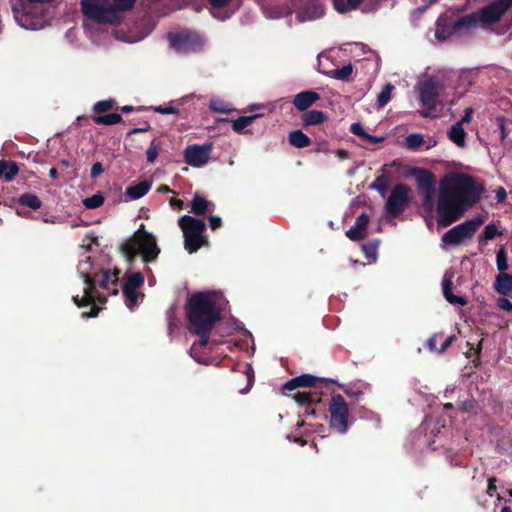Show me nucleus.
<instances>
[{
	"instance_id": "nucleus-14",
	"label": "nucleus",
	"mask_w": 512,
	"mask_h": 512,
	"mask_svg": "<svg viewBox=\"0 0 512 512\" xmlns=\"http://www.w3.org/2000/svg\"><path fill=\"white\" fill-rule=\"evenodd\" d=\"M212 148V143L189 145L184 150V160L192 167H202L208 163Z\"/></svg>"
},
{
	"instance_id": "nucleus-61",
	"label": "nucleus",
	"mask_w": 512,
	"mask_h": 512,
	"mask_svg": "<svg viewBox=\"0 0 512 512\" xmlns=\"http://www.w3.org/2000/svg\"><path fill=\"white\" fill-rule=\"evenodd\" d=\"M363 140L369 142L370 144H376V143H379V142H382L384 140L383 137H376V136H373V135H370L367 133V136H365L363 138Z\"/></svg>"
},
{
	"instance_id": "nucleus-6",
	"label": "nucleus",
	"mask_w": 512,
	"mask_h": 512,
	"mask_svg": "<svg viewBox=\"0 0 512 512\" xmlns=\"http://www.w3.org/2000/svg\"><path fill=\"white\" fill-rule=\"evenodd\" d=\"M98 267L92 261L90 256H86L84 259L80 260L77 266L78 273L80 277L84 280L86 284V288L84 289L83 297H79L78 295L73 296L74 304L81 308L88 305H91L95 302L96 293H97V277Z\"/></svg>"
},
{
	"instance_id": "nucleus-3",
	"label": "nucleus",
	"mask_w": 512,
	"mask_h": 512,
	"mask_svg": "<svg viewBox=\"0 0 512 512\" xmlns=\"http://www.w3.org/2000/svg\"><path fill=\"white\" fill-rule=\"evenodd\" d=\"M186 314L189 328L214 326L221 319V311L209 292L193 293L187 300Z\"/></svg>"
},
{
	"instance_id": "nucleus-2",
	"label": "nucleus",
	"mask_w": 512,
	"mask_h": 512,
	"mask_svg": "<svg viewBox=\"0 0 512 512\" xmlns=\"http://www.w3.org/2000/svg\"><path fill=\"white\" fill-rule=\"evenodd\" d=\"M336 381L330 378L316 377L311 374H302L294 377L282 386L283 391H293L299 388H310L311 390L298 391L293 395V399L305 408V415H315V405L321 402L320 391L322 388H327Z\"/></svg>"
},
{
	"instance_id": "nucleus-12",
	"label": "nucleus",
	"mask_w": 512,
	"mask_h": 512,
	"mask_svg": "<svg viewBox=\"0 0 512 512\" xmlns=\"http://www.w3.org/2000/svg\"><path fill=\"white\" fill-rule=\"evenodd\" d=\"M330 426L340 434L348 430L349 409L346 401L340 395H333L329 403Z\"/></svg>"
},
{
	"instance_id": "nucleus-41",
	"label": "nucleus",
	"mask_w": 512,
	"mask_h": 512,
	"mask_svg": "<svg viewBox=\"0 0 512 512\" xmlns=\"http://www.w3.org/2000/svg\"><path fill=\"white\" fill-rule=\"evenodd\" d=\"M405 143L409 149L415 150L424 144V139L421 134H410L406 137Z\"/></svg>"
},
{
	"instance_id": "nucleus-57",
	"label": "nucleus",
	"mask_w": 512,
	"mask_h": 512,
	"mask_svg": "<svg viewBox=\"0 0 512 512\" xmlns=\"http://www.w3.org/2000/svg\"><path fill=\"white\" fill-rule=\"evenodd\" d=\"M231 0H208L213 8H223L230 3Z\"/></svg>"
},
{
	"instance_id": "nucleus-29",
	"label": "nucleus",
	"mask_w": 512,
	"mask_h": 512,
	"mask_svg": "<svg viewBox=\"0 0 512 512\" xmlns=\"http://www.w3.org/2000/svg\"><path fill=\"white\" fill-rule=\"evenodd\" d=\"M18 204L32 210H38L42 206L39 197L32 193H24L18 198Z\"/></svg>"
},
{
	"instance_id": "nucleus-46",
	"label": "nucleus",
	"mask_w": 512,
	"mask_h": 512,
	"mask_svg": "<svg viewBox=\"0 0 512 512\" xmlns=\"http://www.w3.org/2000/svg\"><path fill=\"white\" fill-rule=\"evenodd\" d=\"M443 337V334L442 333H435L433 334L426 342V347L431 351V352H437L438 353V349L437 348V340L438 339H441Z\"/></svg>"
},
{
	"instance_id": "nucleus-18",
	"label": "nucleus",
	"mask_w": 512,
	"mask_h": 512,
	"mask_svg": "<svg viewBox=\"0 0 512 512\" xmlns=\"http://www.w3.org/2000/svg\"><path fill=\"white\" fill-rule=\"evenodd\" d=\"M320 99V95L312 90L302 91L294 96L293 104L297 110L305 112Z\"/></svg>"
},
{
	"instance_id": "nucleus-43",
	"label": "nucleus",
	"mask_w": 512,
	"mask_h": 512,
	"mask_svg": "<svg viewBox=\"0 0 512 512\" xmlns=\"http://www.w3.org/2000/svg\"><path fill=\"white\" fill-rule=\"evenodd\" d=\"M123 295L126 297L127 302L126 305L129 309H132L136 304L138 300V295L136 290H126L122 289Z\"/></svg>"
},
{
	"instance_id": "nucleus-27",
	"label": "nucleus",
	"mask_w": 512,
	"mask_h": 512,
	"mask_svg": "<svg viewBox=\"0 0 512 512\" xmlns=\"http://www.w3.org/2000/svg\"><path fill=\"white\" fill-rule=\"evenodd\" d=\"M289 143L296 148H305L310 146L311 139L301 130H293L288 135Z\"/></svg>"
},
{
	"instance_id": "nucleus-19",
	"label": "nucleus",
	"mask_w": 512,
	"mask_h": 512,
	"mask_svg": "<svg viewBox=\"0 0 512 512\" xmlns=\"http://www.w3.org/2000/svg\"><path fill=\"white\" fill-rule=\"evenodd\" d=\"M442 291L444 298L450 304H457L461 306H465L468 301L464 296L454 295L453 294V281L452 276L445 275L442 280Z\"/></svg>"
},
{
	"instance_id": "nucleus-54",
	"label": "nucleus",
	"mask_w": 512,
	"mask_h": 512,
	"mask_svg": "<svg viewBox=\"0 0 512 512\" xmlns=\"http://www.w3.org/2000/svg\"><path fill=\"white\" fill-rule=\"evenodd\" d=\"M209 225H210V228L214 231L218 228L221 227L222 225V221H221V218L218 217V216H210L209 217Z\"/></svg>"
},
{
	"instance_id": "nucleus-24",
	"label": "nucleus",
	"mask_w": 512,
	"mask_h": 512,
	"mask_svg": "<svg viewBox=\"0 0 512 512\" xmlns=\"http://www.w3.org/2000/svg\"><path fill=\"white\" fill-rule=\"evenodd\" d=\"M19 172V167L14 161L0 160V179L11 182Z\"/></svg>"
},
{
	"instance_id": "nucleus-50",
	"label": "nucleus",
	"mask_w": 512,
	"mask_h": 512,
	"mask_svg": "<svg viewBox=\"0 0 512 512\" xmlns=\"http://www.w3.org/2000/svg\"><path fill=\"white\" fill-rule=\"evenodd\" d=\"M497 305L502 310L512 313V302L509 299L505 297L499 298L497 300Z\"/></svg>"
},
{
	"instance_id": "nucleus-7",
	"label": "nucleus",
	"mask_w": 512,
	"mask_h": 512,
	"mask_svg": "<svg viewBox=\"0 0 512 512\" xmlns=\"http://www.w3.org/2000/svg\"><path fill=\"white\" fill-rule=\"evenodd\" d=\"M178 225L184 234V247L190 254L208 245V240L204 235L206 225L203 220L184 215L180 217Z\"/></svg>"
},
{
	"instance_id": "nucleus-34",
	"label": "nucleus",
	"mask_w": 512,
	"mask_h": 512,
	"mask_svg": "<svg viewBox=\"0 0 512 512\" xmlns=\"http://www.w3.org/2000/svg\"><path fill=\"white\" fill-rule=\"evenodd\" d=\"M144 284V276L142 273L137 272L131 274L123 285L122 289L137 290Z\"/></svg>"
},
{
	"instance_id": "nucleus-21",
	"label": "nucleus",
	"mask_w": 512,
	"mask_h": 512,
	"mask_svg": "<svg viewBox=\"0 0 512 512\" xmlns=\"http://www.w3.org/2000/svg\"><path fill=\"white\" fill-rule=\"evenodd\" d=\"M215 209V204L202 197L200 194L195 193L191 201V212L195 215L202 216L207 213H212Z\"/></svg>"
},
{
	"instance_id": "nucleus-48",
	"label": "nucleus",
	"mask_w": 512,
	"mask_h": 512,
	"mask_svg": "<svg viewBox=\"0 0 512 512\" xmlns=\"http://www.w3.org/2000/svg\"><path fill=\"white\" fill-rule=\"evenodd\" d=\"M477 405V402L475 399H467L465 401H462L459 403V409L465 412L472 411Z\"/></svg>"
},
{
	"instance_id": "nucleus-13",
	"label": "nucleus",
	"mask_w": 512,
	"mask_h": 512,
	"mask_svg": "<svg viewBox=\"0 0 512 512\" xmlns=\"http://www.w3.org/2000/svg\"><path fill=\"white\" fill-rule=\"evenodd\" d=\"M168 40L171 48L178 53H190L201 49L203 43L200 36L192 31L183 30L169 33Z\"/></svg>"
},
{
	"instance_id": "nucleus-17",
	"label": "nucleus",
	"mask_w": 512,
	"mask_h": 512,
	"mask_svg": "<svg viewBox=\"0 0 512 512\" xmlns=\"http://www.w3.org/2000/svg\"><path fill=\"white\" fill-rule=\"evenodd\" d=\"M369 224V216L366 213H361L353 226H351L345 235L352 241H360L367 236V227Z\"/></svg>"
},
{
	"instance_id": "nucleus-44",
	"label": "nucleus",
	"mask_w": 512,
	"mask_h": 512,
	"mask_svg": "<svg viewBox=\"0 0 512 512\" xmlns=\"http://www.w3.org/2000/svg\"><path fill=\"white\" fill-rule=\"evenodd\" d=\"M244 375L246 376V379H247V385L244 389L240 390L241 393L249 391L254 384V372L250 365L246 366Z\"/></svg>"
},
{
	"instance_id": "nucleus-52",
	"label": "nucleus",
	"mask_w": 512,
	"mask_h": 512,
	"mask_svg": "<svg viewBox=\"0 0 512 512\" xmlns=\"http://www.w3.org/2000/svg\"><path fill=\"white\" fill-rule=\"evenodd\" d=\"M455 340H456L455 335H451V336L447 337L445 339V341L442 343L441 347L438 349V353L441 354V353L445 352L452 345V343Z\"/></svg>"
},
{
	"instance_id": "nucleus-37",
	"label": "nucleus",
	"mask_w": 512,
	"mask_h": 512,
	"mask_svg": "<svg viewBox=\"0 0 512 512\" xmlns=\"http://www.w3.org/2000/svg\"><path fill=\"white\" fill-rule=\"evenodd\" d=\"M394 86L391 83H387L377 97L378 107H384L391 100V92Z\"/></svg>"
},
{
	"instance_id": "nucleus-26",
	"label": "nucleus",
	"mask_w": 512,
	"mask_h": 512,
	"mask_svg": "<svg viewBox=\"0 0 512 512\" xmlns=\"http://www.w3.org/2000/svg\"><path fill=\"white\" fill-rule=\"evenodd\" d=\"M448 137L458 147L465 146L466 132L463 129V125L461 123L456 122L452 125L448 131Z\"/></svg>"
},
{
	"instance_id": "nucleus-59",
	"label": "nucleus",
	"mask_w": 512,
	"mask_h": 512,
	"mask_svg": "<svg viewBox=\"0 0 512 512\" xmlns=\"http://www.w3.org/2000/svg\"><path fill=\"white\" fill-rule=\"evenodd\" d=\"M335 9L340 13H345L347 11V6L343 0H334Z\"/></svg>"
},
{
	"instance_id": "nucleus-28",
	"label": "nucleus",
	"mask_w": 512,
	"mask_h": 512,
	"mask_svg": "<svg viewBox=\"0 0 512 512\" xmlns=\"http://www.w3.org/2000/svg\"><path fill=\"white\" fill-rule=\"evenodd\" d=\"M214 326H206V327H196V328H189V331L191 333L196 334L199 336V340L197 343H194L192 345L191 351H194L196 345H199L200 347H205L209 343L210 339V333Z\"/></svg>"
},
{
	"instance_id": "nucleus-47",
	"label": "nucleus",
	"mask_w": 512,
	"mask_h": 512,
	"mask_svg": "<svg viewBox=\"0 0 512 512\" xmlns=\"http://www.w3.org/2000/svg\"><path fill=\"white\" fill-rule=\"evenodd\" d=\"M350 131L352 134L360 137L361 139L367 136V132L364 130L363 126L358 122L351 124Z\"/></svg>"
},
{
	"instance_id": "nucleus-53",
	"label": "nucleus",
	"mask_w": 512,
	"mask_h": 512,
	"mask_svg": "<svg viewBox=\"0 0 512 512\" xmlns=\"http://www.w3.org/2000/svg\"><path fill=\"white\" fill-rule=\"evenodd\" d=\"M474 110L472 107H467L464 111V116L461 118V120L457 121L458 123H461L462 125L464 123H469L472 119V114Z\"/></svg>"
},
{
	"instance_id": "nucleus-63",
	"label": "nucleus",
	"mask_w": 512,
	"mask_h": 512,
	"mask_svg": "<svg viewBox=\"0 0 512 512\" xmlns=\"http://www.w3.org/2000/svg\"><path fill=\"white\" fill-rule=\"evenodd\" d=\"M183 201L181 199H177V198H171L170 199V205L174 208H177V209H182L183 207Z\"/></svg>"
},
{
	"instance_id": "nucleus-20",
	"label": "nucleus",
	"mask_w": 512,
	"mask_h": 512,
	"mask_svg": "<svg viewBox=\"0 0 512 512\" xmlns=\"http://www.w3.org/2000/svg\"><path fill=\"white\" fill-rule=\"evenodd\" d=\"M98 273L97 283L99 286L103 289L110 290V285H112L113 289L111 293L116 295L118 293L116 288L118 283V271L112 274L108 269L99 268Z\"/></svg>"
},
{
	"instance_id": "nucleus-11",
	"label": "nucleus",
	"mask_w": 512,
	"mask_h": 512,
	"mask_svg": "<svg viewBox=\"0 0 512 512\" xmlns=\"http://www.w3.org/2000/svg\"><path fill=\"white\" fill-rule=\"evenodd\" d=\"M412 175L418 185L419 193L423 196L424 208L431 210L434 205L435 176L425 168H413Z\"/></svg>"
},
{
	"instance_id": "nucleus-62",
	"label": "nucleus",
	"mask_w": 512,
	"mask_h": 512,
	"mask_svg": "<svg viewBox=\"0 0 512 512\" xmlns=\"http://www.w3.org/2000/svg\"><path fill=\"white\" fill-rule=\"evenodd\" d=\"M481 341L479 342V345L475 348L473 345H470V350L467 353L468 357H471L472 355L479 356L481 353Z\"/></svg>"
},
{
	"instance_id": "nucleus-30",
	"label": "nucleus",
	"mask_w": 512,
	"mask_h": 512,
	"mask_svg": "<svg viewBox=\"0 0 512 512\" xmlns=\"http://www.w3.org/2000/svg\"><path fill=\"white\" fill-rule=\"evenodd\" d=\"M352 73L353 65L349 63L347 65L342 66L341 68H336L327 72V75L334 79L349 81Z\"/></svg>"
},
{
	"instance_id": "nucleus-56",
	"label": "nucleus",
	"mask_w": 512,
	"mask_h": 512,
	"mask_svg": "<svg viewBox=\"0 0 512 512\" xmlns=\"http://www.w3.org/2000/svg\"><path fill=\"white\" fill-rule=\"evenodd\" d=\"M496 482H497V480H496V478H495V477H491V478H489V479H488L487 494H488L489 496H491V497H492V496L494 495V493L496 492V489H497V487H496Z\"/></svg>"
},
{
	"instance_id": "nucleus-4",
	"label": "nucleus",
	"mask_w": 512,
	"mask_h": 512,
	"mask_svg": "<svg viewBox=\"0 0 512 512\" xmlns=\"http://www.w3.org/2000/svg\"><path fill=\"white\" fill-rule=\"evenodd\" d=\"M120 250L129 263L134 262L139 254L144 263H151L160 254V248L157 245L155 236L145 230L144 224H141L139 229L122 243Z\"/></svg>"
},
{
	"instance_id": "nucleus-55",
	"label": "nucleus",
	"mask_w": 512,
	"mask_h": 512,
	"mask_svg": "<svg viewBox=\"0 0 512 512\" xmlns=\"http://www.w3.org/2000/svg\"><path fill=\"white\" fill-rule=\"evenodd\" d=\"M100 312V307L93 305L89 312H83L82 318H94L97 317Z\"/></svg>"
},
{
	"instance_id": "nucleus-39",
	"label": "nucleus",
	"mask_w": 512,
	"mask_h": 512,
	"mask_svg": "<svg viewBox=\"0 0 512 512\" xmlns=\"http://www.w3.org/2000/svg\"><path fill=\"white\" fill-rule=\"evenodd\" d=\"M370 188L384 195L388 189V178L384 174L377 176Z\"/></svg>"
},
{
	"instance_id": "nucleus-36",
	"label": "nucleus",
	"mask_w": 512,
	"mask_h": 512,
	"mask_svg": "<svg viewBox=\"0 0 512 512\" xmlns=\"http://www.w3.org/2000/svg\"><path fill=\"white\" fill-rule=\"evenodd\" d=\"M160 150H161V142L157 138H154L151 141L150 147L146 151L147 161L149 163L155 162V160L157 159V157L159 155Z\"/></svg>"
},
{
	"instance_id": "nucleus-38",
	"label": "nucleus",
	"mask_w": 512,
	"mask_h": 512,
	"mask_svg": "<svg viewBox=\"0 0 512 512\" xmlns=\"http://www.w3.org/2000/svg\"><path fill=\"white\" fill-rule=\"evenodd\" d=\"M503 233L498 230L497 226L493 223L488 224L483 233L479 237V241H489L492 240L497 235H502Z\"/></svg>"
},
{
	"instance_id": "nucleus-5",
	"label": "nucleus",
	"mask_w": 512,
	"mask_h": 512,
	"mask_svg": "<svg viewBox=\"0 0 512 512\" xmlns=\"http://www.w3.org/2000/svg\"><path fill=\"white\" fill-rule=\"evenodd\" d=\"M136 0H81L82 13L99 24L112 23L117 11H128L133 8Z\"/></svg>"
},
{
	"instance_id": "nucleus-23",
	"label": "nucleus",
	"mask_w": 512,
	"mask_h": 512,
	"mask_svg": "<svg viewBox=\"0 0 512 512\" xmlns=\"http://www.w3.org/2000/svg\"><path fill=\"white\" fill-rule=\"evenodd\" d=\"M494 289L501 295H508L512 290V275L508 273H499L495 279Z\"/></svg>"
},
{
	"instance_id": "nucleus-51",
	"label": "nucleus",
	"mask_w": 512,
	"mask_h": 512,
	"mask_svg": "<svg viewBox=\"0 0 512 512\" xmlns=\"http://www.w3.org/2000/svg\"><path fill=\"white\" fill-rule=\"evenodd\" d=\"M104 172V167L101 162H96L91 167V178L96 179Z\"/></svg>"
},
{
	"instance_id": "nucleus-22",
	"label": "nucleus",
	"mask_w": 512,
	"mask_h": 512,
	"mask_svg": "<svg viewBox=\"0 0 512 512\" xmlns=\"http://www.w3.org/2000/svg\"><path fill=\"white\" fill-rule=\"evenodd\" d=\"M327 119V114L319 110H308L301 115L303 127L319 125L327 121Z\"/></svg>"
},
{
	"instance_id": "nucleus-25",
	"label": "nucleus",
	"mask_w": 512,
	"mask_h": 512,
	"mask_svg": "<svg viewBox=\"0 0 512 512\" xmlns=\"http://www.w3.org/2000/svg\"><path fill=\"white\" fill-rule=\"evenodd\" d=\"M151 188V183L148 181H141L138 184L127 187L126 195L131 199H139L146 195Z\"/></svg>"
},
{
	"instance_id": "nucleus-58",
	"label": "nucleus",
	"mask_w": 512,
	"mask_h": 512,
	"mask_svg": "<svg viewBox=\"0 0 512 512\" xmlns=\"http://www.w3.org/2000/svg\"><path fill=\"white\" fill-rule=\"evenodd\" d=\"M151 128L150 124L148 122H144V126H141V128H133L128 132L129 135L137 134V133H143L149 131Z\"/></svg>"
},
{
	"instance_id": "nucleus-35",
	"label": "nucleus",
	"mask_w": 512,
	"mask_h": 512,
	"mask_svg": "<svg viewBox=\"0 0 512 512\" xmlns=\"http://www.w3.org/2000/svg\"><path fill=\"white\" fill-rule=\"evenodd\" d=\"M115 105L116 101L114 99L101 100L93 105L92 110L97 115H100L102 113L114 109Z\"/></svg>"
},
{
	"instance_id": "nucleus-9",
	"label": "nucleus",
	"mask_w": 512,
	"mask_h": 512,
	"mask_svg": "<svg viewBox=\"0 0 512 512\" xmlns=\"http://www.w3.org/2000/svg\"><path fill=\"white\" fill-rule=\"evenodd\" d=\"M483 223L484 219L481 217L466 220L448 230L442 236V242L447 245H458L464 240L472 239Z\"/></svg>"
},
{
	"instance_id": "nucleus-15",
	"label": "nucleus",
	"mask_w": 512,
	"mask_h": 512,
	"mask_svg": "<svg viewBox=\"0 0 512 512\" xmlns=\"http://www.w3.org/2000/svg\"><path fill=\"white\" fill-rule=\"evenodd\" d=\"M439 92V85L432 80L425 81L422 84L419 97L421 105L427 110L422 113L424 117H428L436 109Z\"/></svg>"
},
{
	"instance_id": "nucleus-10",
	"label": "nucleus",
	"mask_w": 512,
	"mask_h": 512,
	"mask_svg": "<svg viewBox=\"0 0 512 512\" xmlns=\"http://www.w3.org/2000/svg\"><path fill=\"white\" fill-rule=\"evenodd\" d=\"M505 13L506 11L503 8L501 2L496 0L481 8L477 12H473L469 15L461 17L459 24L469 25V27L475 25L478 22L484 24H494L499 22Z\"/></svg>"
},
{
	"instance_id": "nucleus-60",
	"label": "nucleus",
	"mask_w": 512,
	"mask_h": 512,
	"mask_svg": "<svg viewBox=\"0 0 512 512\" xmlns=\"http://www.w3.org/2000/svg\"><path fill=\"white\" fill-rule=\"evenodd\" d=\"M507 197L506 190L503 187H499L496 191V199L498 202H503Z\"/></svg>"
},
{
	"instance_id": "nucleus-64",
	"label": "nucleus",
	"mask_w": 512,
	"mask_h": 512,
	"mask_svg": "<svg viewBox=\"0 0 512 512\" xmlns=\"http://www.w3.org/2000/svg\"><path fill=\"white\" fill-rule=\"evenodd\" d=\"M364 0H347L350 9H357Z\"/></svg>"
},
{
	"instance_id": "nucleus-33",
	"label": "nucleus",
	"mask_w": 512,
	"mask_h": 512,
	"mask_svg": "<svg viewBox=\"0 0 512 512\" xmlns=\"http://www.w3.org/2000/svg\"><path fill=\"white\" fill-rule=\"evenodd\" d=\"M260 115L254 114L251 116H241L236 120H233L232 128L236 133H242L243 130L249 126L254 120H256Z\"/></svg>"
},
{
	"instance_id": "nucleus-45",
	"label": "nucleus",
	"mask_w": 512,
	"mask_h": 512,
	"mask_svg": "<svg viewBox=\"0 0 512 512\" xmlns=\"http://www.w3.org/2000/svg\"><path fill=\"white\" fill-rule=\"evenodd\" d=\"M210 109L215 112L228 113L230 109L220 100H212L209 105Z\"/></svg>"
},
{
	"instance_id": "nucleus-16",
	"label": "nucleus",
	"mask_w": 512,
	"mask_h": 512,
	"mask_svg": "<svg viewBox=\"0 0 512 512\" xmlns=\"http://www.w3.org/2000/svg\"><path fill=\"white\" fill-rule=\"evenodd\" d=\"M460 18L456 21H448L447 19H438L436 23L435 37L439 40H446L457 31L469 28V25L459 24Z\"/></svg>"
},
{
	"instance_id": "nucleus-1",
	"label": "nucleus",
	"mask_w": 512,
	"mask_h": 512,
	"mask_svg": "<svg viewBox=\"0 0 512 512\" xmlns=\"http://www.w3.org/2000/svg\"><path fill=\"white\" fill-rule=\"evenodd\" d=\"M484 187L467 174H453L441 181L437 201V223L448 227L462 217L464 205L473 206L481 199Z\"/></svg>"
},
{
	"instance_id": "nucleus-31",
	"label": "nucleus",
	"mask_w": 512,
	"mask_h": 512,
	"mask_svg": "<svg viewBox=\"0 0 512 512\" xmlns=\"http://www.w3.org/2000/svg\"><path fill=\"white\" fill-rule=\"evenodd\" d=\"M93 121L97 125H115L122 122V116L118 113H110L106 115H95Z\"/></svg>"
},
{
	"instance_id": "nucleus-8",
	"label": "nucleus",
	"mask_w": 512,
	"mask_h": 512,
	"mask_svg": "<svg viewBox=\"0 0 512 512\" xmlns=\"http://www.w3.org/2000/svg\"><path fill=\"white\" fill-rule=\"evenodd\" d=\"M411 201V188L403 183L395 185L385 203L386 215L390 218L399 217L409 206Z\"/></svg>"
},
{
	"instance_id": "nucleus-32",
	"label": "nucleus",
	"mask_w": 512,
	"mask_h": 512,
	"mask_svg": "<svg viewBox=\"0 0 512 512\" xmlns=\"http://www.w3.org/2000/svg\"><path fill=\"white\" fill-rule=\"evenodd\" d=\"M380 241L375 239L362 245V251L369 261H376Z\"/></svg>"
},
{
	"instance_id": "nucleus-40",
	"label": "nucleus",
	"mask_w": 512,
	"mask_h": 512,
	"mask_svg": "<svg viewBox=\"0 0 512 512\" xmlns=\"http://www.w3.org/2000/svg\"><path fill=\"white\" fill-rule=\"evenodd\" d=\"M496 264L500 273H506L508 269V256L504 248H500L496 254Z\"/></svg>"
},
{
	"instance_id": "nucleus-49",
	"label": "nucleus",
	"mask_w": 512,
	"mask_h": 512,
	"mask_svg": "<svg viewBox=\"0 0 512 512\" xmlns=\"http://www.w3.org/2000/svg\"><path fill=\"white\" fill-rule=\"evenodd\" d=\"M154 111L160 114H177L179 112L176 107L162 105L154 107Z\"/></svg>"
},
{
	"instance_id": "nucleus-42",
	"label": "nucleus",
	"mask_w": 512,
	"mask_h": 512,
	"mask_svg": "<svg viewBox=\"0 0 512 512\" xmlns=\"http://www.w3.org/2000/svg\"><path fill=\"white\" fill-rule=\"evenodd\" d=\"M104 197L101 194H95L91 197L85 198L83 204L88 209H95L104 203Z\"/></svg>"
}]
</instances>
